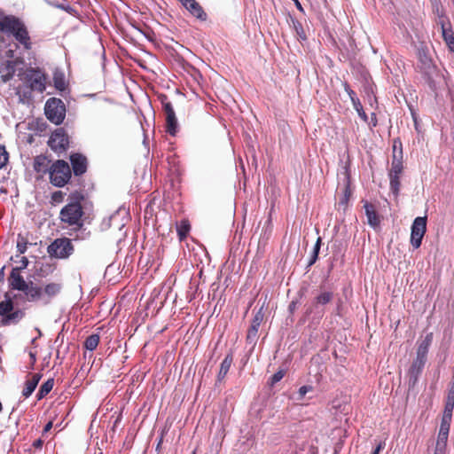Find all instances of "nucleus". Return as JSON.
Segmentation results:
<instances>
[{
	"instance_id": "obj_1",
	"label": "nucleus",
	"mask_w": 454,
	"mask_h": 454,
	"mask_svg": "<svg viewBox=\"0 0 454 454\" xmlns=\"http://www.w3.org/2000/svg\"><path fill=\"white\" fill-rule=\"evenodd\" d=\"M19 262L20 266L12 269L7 281L11 290L19 291L21 294H16L13 296L9 293L4 294V299L0 301V323L3 326L18 325L26 317L24 309L15 308L14 301L49 305L62 290L60 283L50 282L42 286L33 281H27L21 275V271L27 269L29 261L26 256H22Z\"/></svg>"
},
{
	"instance_id": "obj_15",
	"label": "nucleus",
	"mask_w": 454,
	"mask_h": 454,
	"mask_svg": "<svg viewBox=\"0 0 454 454\" xmlns=\"http://www.w3.org/2000/svg\"><path fill=\"white\" fill-rule=\"evenodd\" d=\"M364 208L365 211V215L367 217L368 224L373 228L378 227L380 223V219L377 213L376 207L372 203L364 201Z\"/></svg>"
},
{
	"instance_id": "obj_31",
	"label": "nucleus",
	"mask_w": 454,
	"mask_h": 454,
	"mask_svg": "<svg viewBox=\"0 0 454 454\" xmlns=\"http://www.w3.org/2000/svg\"><path fill=\"white\" fill-rule=\"evenodd\" d=\"M158 99L160 100L161 106H162V109L163 111H169L170 109L173 108V106L170 102V100L168 99V97L165 94H159L158 95Z\"/></svg>"
},
{
	"instance_id": "obj_5",
	"label": "nucleus",
	"mask_w": 454,
	"mask_h": 454,
	"mask_svg": "<svg viewBox=\"0 0 454 454\" xmlns=\"http://www.w3.org/2000/svg\"><path fill=\"white\" fill-rule=\"evenodd\" d=\"M416 57L418 59L417 68L427 81H430L437 67L431 56L430 50L425 43L422 42L416 47Z\"/></svg>"
},
{
	"instance_id": "obj_37",
	"label": "nucleus",
	"mask_w": 454,
	"mask_h": 454,
	"mask_svg": "<svg viewBox=\"0 0 454 454\" xmlns=\"http://www.w3.org/2000/svg\"><path fill=\"white\" fill-rule=\"evenodd\" d=\"M321 243H322V239H321V237H318L316 241V244L314 246L313 252H312V254H314L316 256H318L320 247H321Z\"/></svg>"
},
{
	"instance_id": "obj_50",
	"label": "nucleus",
	"mask_w": 454,
	"mask_h": 454,
	"mask_svg": "<svg viewBox=\"0 0 454 454\" xmlns=\"http://www.w3.org/2000/svg\"><path fill=\"white\" fill-rule=\"evenodd\" d=\"M296 308V302L294 301H292L290 304H289V309L290 311H294Z\"/></svg>"
},
{
	"instance_id": "obj_8",
	"label": "nucleus",
	"mask_w": 454,
	"mask_h": 454,
	"mask_svg": "<svg viewBox=\"0 0 454 454\" xmlns=\"http://www.w3.org/2000/svg\"><path fill=\"white\" fill-rule=\"evenodd\" d=\"M46 118L53 124H61L66 117V106L60 98H50L44 106Z\"/></svg>"
},
{
	"instance_id": "obj_36",
	"label": "nucleus",
	"mask_w": 454,
	"mask_h": 454,
	"mask_svg": "<svg viewBox=\"0 0 454 454\" xmlns=\"http://www.w3.org/2000/svg\"><path fill=\"white\" fill-rule=\"evenodd\" d=\"M447 443L437 442L435 445L434 454H445Z\"/></svg>"
},
{
	"instance_id": "obj_13",
	"label": "nucleus",
	"mask_w": 454,
	"mask_h": 454,
	"mask_svg": "<svg viewBox=\"0 0 454 454\" xmlns=\"http://www.w3.org/2000/svg\"><path fill=\"white\" fill-rule=\"evenodd\" d=\"M263 320V314L261 311H258L252 322L251 325L249 326L247 333V341L250 344H255L257 338H258V331L259 327Z\"/></svg>"
},
{
	"instance_id": "obj_30",
	"label": "nucleus",
	"mask_w": 454,
	"mask_h": 454,
	"mask_svg": "<svg viewBox=\"0 0 454 454\" xmlns=\"http://www.w3.org/2000/svg\"><path fill=\"white\" fill-rule=\"evenodd\" d=\"M390 189L394 194L397 195L400 190V176H389Z\"/></svg>"
},
{
	"instance_id": "obj_12",
	"label": "nucleus",
	"mask_w": 454,
	"mask_h": 454,
	"mask_svg": "<svg viewBox=\"0 0 454 454\" xmlns=\"http://www.w3.org/2000/svg\"><path fill=\"white\" fill-rule=\"evenodd\" d=\"M396 144L397 140L394 141L393 145V159L391 162V168L389 170L388 176H401L403 169V150H402V143L399 141L400 151L399 154H396Z\"/></svg>"
},
{
	"instance_id": "obj_25",
	"label": "nucleus",
	"mask_w": 454,
	"mask_h": 454,
	"mask_svg": "<svg viewBox=\"0 0 454 454\" xmlns=\"http://www.w3.org/2000/svg\"><path fill=\"white\" fill-rule=\"evenodd\" d=\"M53 386H54V380L53 379L47 380L40 387L39 391L36 395V397H44L45 395H47L53 388Z\"/></svg>"
},
{
	"instance_id": "obj_21",
	"label": "nucleus",
	"mask_w": 454,
	"mask_h": 454,
	"mask_svg": "<svg viewBox=\"0 0 454 454\" xmlns=\"http://www.w3.org/2000/svg\"><path fill=\"white\" fill-rule=\"evenodd\" d=\"M232 362H233L232 354L231 353L227 354L225 356L224 359L222 361L221 365H220V370H219L218 376H217L218 381H221L225 378V376L227 375V373L231 368Z\"/></svg>"
},
{
	"instance_id": "obj_2",
	"label": "nucleus",
	"mask_w": 454,
	"mask_h": 454,
	"mask_svg": "<svg viewBox=\"0 0 454 454\" xmlns=\"http://www.w3.org/2000/svg\"><path fill=\"white\" fill-rule=\"evenodd\" d=\"M0 32L12 37L24 51L33 49L32 36L23 19L0 12Z\"/></svg>"
},
{
	"instance_id": "obj_48",
	"label": "nucleus",
	"mask_w": 454,
	"mask_h": 454,
	"mask_svg": "<svg viewBox=\"0 0 454 454\" xmlns=\"http://www.w3.org/2000/svg\"><path fill=\"white\" fill-rule=\"evenodd\" d=\"M294 2L295 6L297 7V9L300 10L301 12H303V8H302L301 3L299 2V0H294Z\"/></svg>"
},
{
	"instance_id": "obj_41",
	"label": "nucleus",
	"mask_w": 454,
	"mask_h": 454,
	"mask_svg": "<svg viewBox=\"0 0 454 454\" xmlns=\"http://www.w3.org/2000/svg\"><path fill=\"white\" fill-rule=\"evenodd\" d=\"M385 442H380L372 454H379L385 448Z\"/></svg>"
},
{
	"instance_id": "obj_6",
	"label": "nucleus",
	"mask_w": 454,
	"mask_h": 454,
	"mask_svg": "<svg viewBox=\"0 0 454 454\" xmlns=\"http://www.w3.org/2000/svg\"><path fill=\"white\" fill-rule=\"evenodd\" d=\"M49 181L55 187H64L72 177V170L69 164L64 160H56L51 163L49 174Z\"/></svg>"
},
{
	"instance_id": "obj_47",
	"label": "nucleus",
	"mask_w": 454,
	"mask_h": 454,
	"mask_svg": "<svg viewBox=\"0 0 454 454\" xmlns=\"http://www.w3.org/2000/svg\"><path fill=\"white\" fill-rule=\"evenodd\" d=\"M372 127L377 126V118H376V114L374 113L372 114Z\"/></svg>"
},
{
	"instance_id": "obj_46",
	"label": "nucleus",
	"mask_w": 454,
	"mask_h": 454,
	"mask_svg": "<svg viewBox=\"0 0 454 454\" xmlns=\"http://www.w3.org/2000/svg\"><path fill=\"white\" fill-rule=\"evenodd\" d=\"M51 427H52V421H49V422L45 425V427H44V428H43V433H46V432L50 431V430L51 429Z\"/></svg>"
},
{
	"instance_id": "obj_14",
	"label": "nucleus",
	"mask_w": 454,
	"mask_h": 454,
	"mask_svg": "<svg viewBox=\"0 0 454 454\" xmlns=\"http://www.w3.org/2000/svg\"><path fill=\"white\" fill-rule=\"evenodd\" d=\"M72 165L71 170L75 176H82L87 171V159L80 153H74L70 156Z\"/></svg>"
},
{
	"instance_id": "obj_35",
	"label": "nucleus",
	"mask_w": 454,
	"mask_h": 454,
	"mask_svg": "<svg viewBox=\"0 0 454 454\" xmlns=\"http://www.w3.org/2000/svg\"><path fill=\"white\" fill-rule=\"evenodd\" d=\"M65 193L62 191H56L51 193V200L52 204L63 202Z\"/></svg>"
},
{
	"instance_id": "obj_43",
	"label": "nucleus",
	"mask_w": 454,
	"mask_h": 454,
	"mask_svg": "<svg viewBox=\"0 0 454 454\" xmlns=\"http://www.w3.org/2000/svg\"><path fill=\"white\" fill-rule=\"evenodd\" d=\"M448 397H454V379H452L451 382L450 383Z\"/></svg>"
},
{
	"instance_id": "obj_29",
	"label": "nucleus",
	"mask_w": 454,
	"mask_h": 454,
	"mask_svg": "<svg viewBox=\"0 0 454 454\" xmlns=\"http://www.w3.org/2000/svg\"><path fill=\"white\" fill-rule=\"evenodd\" d=\"M16 247L19 254H25L27 249V240L25 237L21 236L20 234L18 235Z\"/></svg>"
},
{
	"instance_id": "obj_42",
	"label": "nucleus",
	"mask_w": 454,
	"mask_h": 454,
	"mask_svg": "<svg viewBox=\"0 0 454 454\" xmlns=\"http://www.w3.org/2000/svg\"><path fill=\"white\" fill-rule=\"evenodd\" d=\"M450 424H445V423H442L441 422V426H440V429H439V432L441 433H447L449 434L450 432Z\"/></svg>"
},
{
	"instance_id": "obj_24",
	"label": "nucleus",
	"mask_w": 454,
	"mask_h": 454,
	"mask_svg": "<svg viewBox=\"0 0 454 454\" xmlns=\"http://www.w3.org/2000/svg\"><path fill=\"white\" fill-rule=\"evenodd\" d=\"M100 340L98 334H91L86 338L84 341V348L90 351H93L97 348Z\"/></svg>"
},
{
	"instance_id": "obj_3",
	"label": "nucleus",
	"mask_w": 454,
	"mask_h": 454,
	"mask_svg": "<svg viewBox=\"0 0 454 454\" xmlns=\"http://www.w3.org/2000/svg\"><path fill=\"white\" fill-rule=\"evenodd\" d=\"M21 83L16 88V94L21 102H28L33 92H43L46 89V75L39 68L30 67L19 74Z\"/></svg>"
},
{
	"instance_id": "obj_34",
	"label": "nucleus",
	"mask_w": 454,
	"mask_h": 454,
	"mask_svg": "<svg viewBox=\"0 0 454 454\" xmlns=\"http://www.w3.org/2000/svg\"><path fill=\"white\" fill-rule=\"evenodd\" d=\"M353 104H354V107H355V109L356 110V112H357V114H358L359 117H360L363 121H367V120H368L367 114H365V112L364 111L363 106H362V105H361V103H360L359 99H358V98H356V101H354V103H353Z\"/></svg>"
},
{
	"instance_id": "obj_44",
	"label": "nucleus",
	"mask_w": 454,
	"mask_h": 454,
	"mask_svg": "<svg viewBox=\"0 0 454 454\" xmlns=\"http://www.w3.org/2000/svg\"><path fill=\"white\" fill-rule=\"evenodd\" d=\"M33 446L35 449H40L43 446V441L41 439H37L33 442Z\"/></svg>"
},
{
	"instance_id": "obj_26",
	"label": "nucleus",
	"mask_w": 454,
	"mask_h": 454,
	"mask_svg": "<svg viewBox=\"0 0 454 454\" xmlns=\"http://www.w3.org/2000/svg\"><path fill=\"white\" fill-rule=\"evenodd\" d=\"M292 24L298 38L301 41H306L307 35L305 33L302 24L296 19H292Z\"/></svg>"
},
{
	"instance_id": "obj_11",
	"label": "nucleus",
	"mask_w": 454,
	"mask_h": 454,
	"mask_svg": "<svg viewBox=\"0 0 454 454\" xmlns=\"http://www.w3.org/2000/svg\"><path fill=\"white\" fill-rule=\"evenodd\" d=\"M52 162L47 156L40 154L34 158L33 168L39 177L43 178L45 175L49 176Z\"/></svg>"
},
{
	"instance_id": "obj_40",
	"label": "nucleus",
	"mask_w": 454,
	"mask_h": 454,
	"mask_svg": "<svg viewBox=\"0 0 454 454\" xmlns=\"http://www.w3.org/2000/svg\"><path fill=\"white\" fill-rule=\"evenodd\" d=\"M345 90L348 93L352 102L356 101V98H355L356 93L350 89V87L346 83L345 84Z\"/></svg>"
},
{
	"instance_id": "obj_32",
	"label": "nucleus",
	"mask_w": 454,
	"mask_h": 454,
	"mask_svg": "<svg viewBox=\"0 0 454 454\" xmlns=\"http://www.w3.org/2000/svg\"><path fill=\"white\" fill-rule=\"evenodd\" d=\"M286 375L285 370H278L277 372H275L269 380V384L272 387L278 381H280Z\"/></svg>"
},
{
	"instance_id": "obj_56",
	"label": "nucleus",
	"mask_w": 454,
	"mask_h": 454,
	"mask_svg": "<svg viewBox=\"0 0 454 454\" xmlns=\"http://www.w3.org/2000/svg\"><path fill=\"white\" fill-rule=\"evenodd\" d=\"M193 454H195V453H193Z\"/></svg>"
},
{
	"instance_id": "obj_19",
	"label": "nucleus",
	"mask_w": 454,
	"mask_h": 454,
	"mask_svg": "<svg viewBox=\"0 0 454 454\" xmlns=\"http://www.w3.org/2000/svg\"><path fill=\"white\" fill-rule=\"evenodd\" d=\"M442 38L450 52H454V33L450 24L441 23Z\"/></svg>"
},
{
	"instance_id": "obj_49",
	"label": "nucleus",
	"mask_w": 454,
	"mask_h": 454,
	"mask_svg": "<svg viewBox=\"0 0 454 454\" xmlns=\"http://www.w3.org/2000/svg\"><path fill=\"white\" fill-rule=\"evenodd\" d=\"M164 434H165V430H162V431H161V434H160V441H159V442H158V444H157V450L160 448V444H161V442H162Z\"/></svg>"
},
{
	"instance_id": "obj_10",
	"label": "nucleus",
	"mask_w": 454,
	"mask_h": 454,
	"mask_svg": "<svg viewBox=\"0 0 454 454\" xmlns=\"http://www.w3.org/2000/svg\"><path fill=\"white\" fill-rule=\"evenodd\" d=\"M427 231V216L416 217L411 225V244L417 249L420 247Z\"/></svg>"
},
{
	"instance_id": "obj_39",
	"label": "nucleus",
	"mask_w": 454,
	"mask_h": 454,
	"mask_svg": "<svg viewBox=\"0 0 454 454\" xmlns=\"http://www.w3.org/2000/svg\"><path fill=\"white\" fill-rule=\"evenodd\" d=\"M312 390V387L311 386H302L299 388V394L301 395H306L308 392L311 391Z\"/></svg>"
},
{
	"instance_id": "obj_4",
	"label": "nucleus",
	"mask_w": 454,
	"mask_h": 454,
	"mask_svg": "<svg viewBox=\"0 0 454 454\" xmlns=\"http://www.w3.org/2000/svg\"><path fill=\"white\" fill-rule=\"evenodd\" d=\"M69 199L71 201L62 207L59 212V220L64 225L78 231L83 226L82 216L84 211L81 200L84 197L80 192H74L69 195Z\"/></svg>"
},
{
	"instance_id": "obj_52",
	"label": "nucleus",
	"mask_w": 454,
	"mask_h": 454,
	"mask_svg": "<svg viewBox=\"0 0 454 454\" xmlns=\"http://www.w3.org/2000/svg\"><path fill=\"white\" fill-rule=\"evenodd\" d=\"M29 356H30L31 359L33 360V362H35V354L30 352Z\"/></svg>"
},
{
	"instance_id": "obj_38",
	"label": "nucleus",
	"mask_w": 454,
	"mask_h": 454,
	"mask_svg": "<svg viewBox=\"0 0 454 454\" xmlns=\"http://www.w3.org/2000/svg\"><path fill=\"white\" fill-rule=\"evenodd\" d=\"M449 434L441 433L438 434L437 442L447 443Z\"/></svg>"
},
{
	"instance_id": "obj_33",
	"label": "nucleus",
	"mask_w": 454,
	"mask_h": 454,
	"mask_svg": "<svg viewBox=\"0 0 454 454\" xmlns=\"http://www.w3.org/2000/svg\"><path fill=\"white\" fill-rule=\"evenodd\" d=\"M9 160V153L5 147L0 145V169L6 166Z\"/></svg>"
},
{
	"instance_id": "obj_45",
	"label": "nucleus",
	"mask_w": 454,
	"mask_h": 454,
	"mask_svg": "<svg viewBox=\"0 0 454 454\" xmlns=\"http://www.w3.org/2000/svg\"><path fill=\"white\" fill-rule=\"evenodd\" d=\"M317 258L318 256H316L314 254H312L309 262V266L313 265L317 262Z\"/></svg>"
},
{
	"instance_id": "obj_22",
	"label": "nucleus",
	"mask_w": 454,
	"mask_h": 454,
	"mask_svg": "<svg viewBox=\"0 0 454 454\" xmlns=\"http://www.w3.org/2000/svg\"><path fill=\"white\" fill-rule=\"evenodd\" d=\"M191 230L190 222L187 219H183L176 225V231L180 241L184 240Z\"/></svg>"
},
{
	"instance_id": "obj_17",
	"label": "nucleus",
	"mask_w": 454,
	"mask_h": 454,
	"mask_svg": "<svg viewBox=\"0 0 454 454\" xmlns=\"http://www.w3.org/2000/svg\"><path fill=\"white\" fill-rule=\"evenodd\" d=\"M164 113L166 115V132L174 137L178 131V122L174 108L169 111H165Z\"/></svg>"
},
{
	"instance_id": "obj_20",
	"label": "nucleus",
	"mask_w": 454,
	"mask_h": 454,
	"mask_svg": "<svg viewBox=\"0 0 454 454\" xmlns=\"http://www.w3.org/2000/svg\"><path fill=\"white\" fill-rule=\"evenodd\" d=\"M433 341V333H427L424 340L419 344L417 349V356L421 358L427 359L428 349Z\"/></svg>"
},
{
	"instance_id": "obj_28",
	"label": "nucleus",
	"mask_w": 454,
	"mask_h": 454,
	"mask_svg": "<svg viewBox=\"0 0 454 454\" xmlns=\"http://www.w3.org/2000/svg\"><path fill=\"white\" fill-rule=\"evenodd\" d=\"M53 82L54 86L57 90L63 91L66 90V81L65 76L60 72H56L53 74Z\"/></svg>"
},
{
	"instance_id": "obj_55",
	"label": "nucleus",
	"mask_w": 454,
	"mask_h": 454,
	"mask_svg": "<svg viewBox=\"0 0 454 454\" xmlns=\"http://www.w3.org/2000/svg\"><path fill=\"white\" fill-rule=\"evenodd\" d=\"M2 274H3V273H1V272H0V277H2Z\"/></svg>"
},
{
	"instance_id": "obj_51",
	"label": "nucleus",
	"mask_w": 454,
	"mask_h": 454,
	"mask_svg": "<svg viewBox=\"0 0 454 454\" xmlns=\"http://www.w3.org/2000/svg\"><path fill=\"white\" fill-rule=\"evenodd\" d=\"M120 420H121V415H119V416L116 418V419H115V421H114V423L113 430H114L115 427L117 426V423H119V421H120Z\"/></svg>"
},
{
	"instance_id": "obj_23",
	"label": "nucleus",
	"mask_w": 454,
	"mask_h": 454,
	"mask_svg": "<svg viewBox=\"0 0 454 454\" xmlns=\"http://www.w3.org/2000/svg\"><path fill=\"white\" fill-rule=\"evenodd\" d=\"M453 409H454V399H448L445 403V406H444L442 421H441L442 423L450 425L451 419H452Z\"/></svg>"
},
{
	"instance_id": "obj_18",
	"label": "nucleus",
	"mask_w": 454,
	"mask_h": 454,
	"mask_svg": "<svg viewBox=\"0 0 454 454\" xmlns=\"http://www.w3.org/2000/svg\"><path fill=\"white\" fill-rule=\"evenodd\" d=\"M41 377L42 376L40 373H33L29 375L22 390L23 396L28 397L35 391L38 382L41 380Z\"/></svg>"
},
{
	"instance_id": "obj_16",
	"label": "nucleus",
	"mask_w": 454,
	"mask_h": 454,
	"mask_svg": "<svg viewBox=\"0 0 454 454\" xmlns=\"http://www.w3.org/2000/svg\"><path fill=\"white\" fill-rule=\"evenodd\" d=\"M426 361H427V359H425V358L416 356V358L412 362V364L409 369L408 375H409L410 381H412L413 384L417 381L418 377L421 373V372L425 366Z\"/></svg>"
},
{
	"instance_id": "obj_9",
	"label": "nucleus",
	"mask_w": 454,
	"mask_h": 454,
	"mask_svg": "<svg viewBox=\"0 0 454 454\" xmlns=\"http://www.w3.org/2000/svg\"><path fill=\"white\" fill-rule=\"evenodd\" d=\"M48 145L58 154H61L68 149L69 137L64 128H58L51 134Z\"/></svg>"
},
{
	"instance_id": "obj_7",
	"label": "nucleus",
	"mask_w": 454,
	"mask_h": 454,
	"mask_svg": "<svg viewBox=\"0 0 454 454\" xmlns=\"http://www.w3.org/2000/svg\"><path fill=\"white\" fill-rule=\"evenodd\" d=\"M47 253L51 258L66 260L74 253V246L67 237L57 238L47 247Z\"/></svg>"
},
{
	"instance_id": "obj_27",
	"label": "nucleus",
	"mask_w": 454,
	"mask_h": 454,
	"mask_svg": "<svg viewBox=\"0 0 454 454\" xmlns=\"http://www.w3.org/2000/svg\"><path fill=\"white\" fill-rule=\"evenodd\" d=\"M333 294L332 292H323L315 298L316 305H325L332 301Z\"/></svg>"
},
{
	"instance_id": "obj_54",
	"label": "nucleus",
	"mask_w": 454,
	"mask_h": 454,
	"mask_svg": "<svg viewBox=\"0 0 454 454\" xmlns=\"http://www.w3.org/2000/svg\"><path fill=\"white\" fill-rule=\"evenodd\" d=\"M2 274H3V273H1V272H0V277H2Z\"/></svg>"
},
{
	"instance_id": "obj_53",
	"label": "nucleus",
	"mask_w": 454,
	"mask_h": 454,
	"mask_svg": "<svg viewBox=\"0 0 454 454\" xmlns=\"http://www.w3.org/2000/svg\"><path fill=\"white\" fill-rule=\"evenodd\" d=\"M2 274H3V273H1V272H0V277H2Z\"/></svg>"
}]
</instances>
